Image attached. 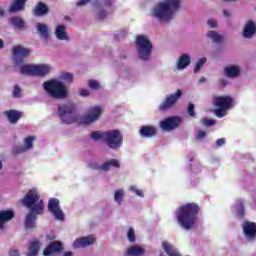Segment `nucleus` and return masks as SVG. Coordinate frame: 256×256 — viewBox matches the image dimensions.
Returning <instances> with one entry per match:
<instances>
[{"instance_id": "1", "label": "nucleus", "mask_w": 256, "mask_h": 256, "mask_svg": "<svg viewBox=\"0 0 256 256\" xmlns=\"http://www.w3.org/2000/svg\"><path fill=\"white\" fill-rule=\"evenodd\" d=\"M182 0H160L150 10V17L159 23H171L176 11H180Z\"/></svg>"}, {"instance_id": "2", "label": "nucleus", "mask_w": 256, "mask_h": 256, "mask_svg": "<svg viewBox=\"0 0 256 256\" xmlns=\"http://www.w3.org/2000/svg\"><path fill=\"white\" fill-rule=\"evenodd\" d=\"M199 205L196 203H187L181 206L177 211V223L185 231H191L199 223Z\"/></svg>"}, {"instance_id": "3", "label": "nucleus", "mask_w": 256, "mask_h": 256, "mask_svg": "<svg viewBox=\"0 0 256 256\" xmlns=\"http://www.w3.org/2000/svg\"><path fill=\"white\" fill-rule=\"evenodd\" d=\"M22 205L29 209V211H35L36 213H45V203L41 199L39 189L31 188L24 195L22 199Z\"/></svg>"}, {"instance_id": "4", "label": "nucleus", "mask_w": 256, "mask_h": 256, "mask_svg": "<svg viewBox=\"0 0 256 256\" xmlns=\"http://www.w3.org/2000/svg\"><path fill=\"white\" fill-rule=\"evenodd\" d=\"M90 3L93 7V13L96 19H105L111 11V5H113V0H80L76 3L77 7H85Z\"/></svg>"}, {"instance_id": "5", "label": "nucleus", "mask_w": 256, "mask_h": 256, "mask_svg": "<svg viewBox=\"0 0 256 256\" xmlns=\"http://www.w3.org/2000/svg\"><path fill=\"white\" fill-rule=\"evenodd\" d=\"M212 103L216 108L214 110V115L219 119H223V117H226L227 111L235 107V98L229 95L214 96Z\"/></svg>"}, {"instance_id": "6", "label": "nucleus", "mask_w": 256, "mask_h": 256, "mask_svg": "<svg viewBox=\"0 0 256 256\" xmlns=\"http://www.w3.org/2000/svg\"><path fill=\"white\" fill-rule=\"evenodd\" d=\"M44 90L54 99H65L68 95L67 86L59 80H49L43 84Z\"/></svg>"}, {"instance_id": "7", "label": "nucleus", "mask_w": 256, "mask_h": 256, "mask_svg": "<svg viewBox=\"0 0 256 256\" xmlns=\"http://www.w3.org/2000/svg\"><path fill=\"white\" fill-rule=\"evenodd\" d=\"M136 51L138 59L141 61H149L153 51V45L149 41V37L145 35H138L136 37Z\"/></svg>"}, {"instance_id": "8", "label": "nucleus", "mask_w": 256, "mask_h": 256, "mask_svg": "<svg viewBox=\"0 0 256 256\" xmlns=\"http://www.w3.org/2000/svg\"><path fill=\"white\" fill-rule=\"evenodd\" d=\"M53 71V66L49 64H24L20 68L22 75H35L45 77Z\"/></svg>"}, {"instance_id": "9", "label": "nucleus", "mask_w": 256, "mask_h": 256, "mask_svg": "<svg viewBox=\"0 0 256 256\" xmlns=\"http://www.w3.org/2000/svg\"><path fill=\"white\" fill-rule=\"evenodd\" d=\"M77 107L72 102H66L58 107L60 121L66 125H71L77 121Z\"/></svg>"}, {"instance_id": "10", "label": "nucleus", "mask_w": 256, "mask_h": 256, "mask_svg": "<svg viewBox=\"0 0 256 256\" xmlns=\"http://www.w3.org/2000/svg\"><path fill=\"white\" fill-rule=\"evenodd\" d=\"M105 143L110 149H121L123 147V133L119 130L106 131Z\"/></svg>"}, {"instance_id": "11", "label": "nucleus", "mask_w": 256, "mask_h": 256, "mask_svg": "<svg viewBox=\"0 0 256 256\" xmlns=\"http://www.w3.org/2000/svg\"><path fill=\"white\" fill-rule=\"evenodd\" d=\"M242 236L246 243L256 242V223L253 221L245 220L242 223Z\"/></svg>"}, {"instance_id": "12", "label": "nucleus", "mask_w": 256, "mask_h": 256, "mask_svg": "<svg viewBox=\"0 0 256 256\" xmlns=\"http://www.w3.org/2000/svg\"><path fill=\"white\" fill-rule=\"evenodd\" d=\"M101 115H103V107L93 106L89 108L87 114L82 117L81 124L91 125L95 123V121H99V119H101Z\"/></svg>"}, {"instance_id": "13", "label": "nucleus", "mask_w": 256, "mask_h": 256, "mask_svg": "<svg viewBox=\"0 0 256 256\" xmlns=\"http://www.w3.org/2000/svg\"><path fill=\"white\" fill-rule=\"evenodd\" d=\"M182 122L183 120L181 119V117L172 116L160 121L159 126H160V129H162V131L171 133V131H175V129H177V127H179V125H181Z\"/></svg>"}, {"instance_id": "14", "label": "nucleus", "mask_w": 256, "mask_h": 256, "mask_svg": "<svg viewBox=\"0 0 256 256\" xmlns=\"http://www.w3.org/2000/svg\"><path fill=\"white\" fill-rule=\"evenodd\" d=\"M111 167L119 169V167H121V163H119V160L117 159H110L105 161L104 163L92 162L90 164V169H95L96 171H111Z\"/></svg>"}, {"instance_id": "15", "label": "nucleus", "mask_w": 256, "mask_h": 256, "mask_svg": "<svg viewBox=\"0 0 256 256\" xmlns=\"http://www.w3.org/2000/svg\"><path fill=\"white\" fill-rule=\"evenodd\" d=\"M48 211L52 213L56 221H65V213H63V210H61V207L59 206V199L52 198L49 200Z\"/></svg>"}, {"instance_id": "16", "label": "nucleus", "mask_w": 256, "mask_h": 256, "mask_svg": "<svg viewBox=\"0 0 256 256\" xmlns=\"http://www.w3.org/2000/svg\"><path fill=\"white\" fill-rule=\"evenodd\" d=\"M181 95H183V92H181V90H177L175 93L167 96L164 102L159 105V111H167L172 107H175L177 101L181 99Z\"/></svg>"}, {"instance_id": "17", "label": "nucleus", "mask_w": 256, "mask_h": 256, "mask_svg": "<svg viewBox=\"0 0 256 256\" xmlns=\"http://www.w3.org/2000/svg\"><path fill=\"white\" fill-rule=\"evenodd\" d=\"M31 55V50L23 46H15L13 48V61L15 65H21L26 57Z\"/></svg>"}, {"instance_id": "18", "label": "nucleus", "mask_w": 256, "mask_h": 256, "mask_svg": "<svg viewBox=\"0 0 256 256\" xmlns=\"http://www.w3.org/2000/svg\"><path fill=\"white\" fill-rule=\"evenodd\" d=\"M96 241L97 239L94 235L83 236L76 238L72 246L74 249H85V247L93 245Z\"/></svg>"}, {"instance_id": "19", "label": "nucleus", "mask_w": 256, "mask_h": 256, "mask_svg": "<svg viewBox=\"0 0 256 256\" xmlns=\"http://www.w3.org/2000/svg\"><path fill=\"white\" fill-rule=\"evenodd\" d=\"M43 215V212H35V210H29L25 217V227L27 229H35L37 227V216Z\"/></svg>"}, {"instance_id": "20", "label": "nucleus", "mask_w": 256, "mask_h": 256, "mask_svg": "<svg viewBox=\"0 0 256 256\" xmlns=\"http://www.w3.org/2000/svg\"><path fill=\"white\" fill-rule=\"evenodd\" d=\"M61 251H63V244H61V242L59 241H54L44 249L43 255L55 256L57 255V253H61Z\"/></svg>"}, {"instance_id": "21", "label": "nucleus", "mask_w": 256, "mask_h": 256, "mask_svg": "<svg viewBox=\"0 0 256 256\" xmlns=\"http://www.w3.org/2000/svg\"><path fill=\"white\" fill-rule=\"evenodd\" d=\"M256 33V22L253 20H247L243 27L242 37L244 39H251Z\"/></svg>"}, {"instance_id": "22", "label": "nucleus", "mask_w": 256, "mask_h": 256, "mask_svg": "<svg viewBox=\"0 0 256 256\" xmlns=\"http://www.w3.org/2000/svg\"><path fill=\"white\" fill-rule=\"evenodd\" d=\"M224 75L228 77V79H237L239 75H241V67L239 65H227L224 68Z\"/></svg>"}, {"instance_id": "23", "label": "nucleus", "mask_w": 256, "mask_h": 256, "mask_svg": "<svg viewBox=\"0 0 256 256\" xmlns=\"http://www.w3.org/2000/svg\"><path fill=\"white\" fill-rule=\"evenodd\" d=\"M54 35L58 41H69V33H67V26L58 24L55 27Z\"/></svg>"}, {"instance_id": "24", "label": "nucleus", "mask_w": 256, "mask_h": 256, "mask_svg": "<svg viewBox=\"0 0 256 256\" xmlns=\"http://www.w3.org/2000/svg\"><path fill=\"white\" fill-rule=\"evenodd\" d=\"M191 65V56L189 54H182L177 60H176V69L177 71H183L184 69H187Z\"/></svg>"}, {"instance_id": "25", "label": "nucleus", "mask_w": 256, "mask_h": 256, "mask_svg": "<svg viewBox=\"0 0 256 256\" xmlns=\"http://www.w3.org/2000/svg\"><path fill=\"white\" fill-rule=\"evenodd\" d=\"M35 142V136H27L24 138L23 146H16V153H23L25 151H29V149H33V143Z\"/></svg>"}, {"instance_id": "26", "label": "nucleus", "mask_w": 256, "mask_h": 256, "mask_svg": "<svg viewBox=\"0 0 256 256\" xmlns=\"http://www.w3.org/2000/svg\"><path fill=\"white\" fill-rule=\"evenodd\" d=\"M4 115L7 116L10 123H17L23 117V112L18 110H7L4 112Z\"/></svg>"}, {"instance_id": "27", "label": "nucleus", "mask_w": 256, "mask_h": 256, "mask_svg": "<svg viewBox=\"0 0 256 256\" xmlns=\"http://www.w3.org/2000/svg\"><path fill=\"white\" fill-rule=\"evenodd\" d=\"M36 29L41 39H44L45 41L49 39V26H47V24L38 22L36 24Z\"/></svg>"}, {"instance_id": "28", "label": "nucleus", "mask_w": 256, "mask_h": 256, "mask_svg": "<svg viewBox=\"0 0 256 256\" xmlns=\"http://www.w3.org/2000/svg\"><path fill=\"white\" fill-rule=\"evenodd\" d=\"M162 249H164L166 255L168 256H181V253H179V250L175 248L171 243L164 241L162 242Z\"/></svg>"}, {"instance_id": "29", "label": "nucleus", "mask_w": 256, "mask_h": 256, "mask_svg": "<svg viewBox=\"0 0 256 256\" xmlns=\"http://www.w3.org/2000/svg\"><path fill=\"white\" fill-rule=\"evenodd\" d=\"M33 13L36 17H43V15H47V13H49V7L43 2H38Z\"/></svg>"}, {"instance_id": "30", "label": "nucleus", "mask_w": 256, "mask_h": 256, "mask_svg": "<svg viewBox=\"0 0 256 256\" xmlns=\"http://www.w3.org/2000/svg\"><path fill=\"white\" fill-rule=\"evenodd\" d=\"M14 217L13 211L11 210H1L0 211V229H3V225L8 221H11Z\"/></svg>"}, {"instance_id": "31", "label": "nucleus", "mask_w": 256, "mask_h": 256, "mask_svg": "<svg viewBox=\"0 0 256 256\" xmlns=\"http://www.w3.org/2000/svg\"><path fill=\"white\" fill-rule=\"evenodd\" d=\"M25 3H27V0H14L9 8L10 13H19V11H23V9H25Z\"/></svg>"}, {"instance_id": "32", "label": "nucleus", "mask_w": 256, "mask_h": 256, "mask_svg": "<svg viewBox=\"0 0 256 256\" xmlns=\"http://www.w3.org/2000/svg\"><path fill=\"white\" fill-rule=\"evenodd\" d=\"M143 253H145V248L141 247V246H131L129 248L126 249L125 255L127 256H141L143 255Z\"/></svg>"}, {"instance_id": "33", "label": "nucleus", "mask_w": 256, "mask_h": 256, "mask_svg": "<svg viewBox=\"0 0 256 256\" xmlns=\"http://www.w3.org/2000/svg\"><path fill=\"white\" fill-rule=\"evenodd\" d=\"M114 201L116 205H123V202L125 201V188H118L114 191Z\"/></svg>"}, {"instance_id": "34", "label": "nucleus", "mask_w": 256, "mask_h": 256, "mask_svg": "<svg viewBox=\"0 0 256 256\" xmlns=\"http://www.w3.org/2000/svg\"><path fill=\"white\" fill-rule=\"evenodd\" d=\"M206 39L212 41V43L219 44L223 41V36L219 34L217 31L210 30L205 35Z\"/></svg>"}, {"instance_id": "35", "label": "nucleus", "mask_w": 256, "mask_h": 256, "mask_svg": "<svg viewBox=\"0 0 256 256\" xmlns=\"http://www.w3.org/2000/svg\"><path fill=\"white\" fill-rule=\"evenodd\" d=\"M140 135L142 137H154L157 135V128L155 126H143L140 129Z\"/></svg>"}, {"instance_id": "36", "label": "nucleus", "mask_w": 256, "mask_h": 256, "mask_svg": "<svg viewBox=\"0 0 256 256\" xmlns=\"http://www.w3.org/2000/svg\"><path fill=\"white\" fill-rule=\"evenodd\" d=\"M39 249H41V243L39 242V240L32 241L28 248V255L37 256V254L39 253Z\"/></svg>"}, {"instance_id": "37", "label": "nucleus", "mask_w": 256, "mask_h": 256, "mask_svg": "<svg viewBox=\"0 0 256 256\" xmlns=\"http://www.w3.org/2000/svg\"><path fill=\"white\" fill-rule=\"evenodd\" d=\"M128 191L130 193H132L133 195H136V197H140L141 199H143V197H145V192L143 191V189L139 188V186L132 184L128 187Z\"/></svg>"}, {"instance_id": "38", "label": "nucleus", "mask_w": 256, "mask_h": 256, "mask_svg": "<svg viewBox=\"0 0 256 256\" xmlns=\"http://www.w3.org/2000/svg\"><path fill=\"white\" fill-rule=\"evenodd\" d=\"M90 137L93 139V141H106L107 131H94L90 134Z\"/></svg>"}, {"instance_id": "39", "label": "nucleus", "mask_w": 256, "mask_h": 256, "mask_svg": "<svg viewBox=\"0 0 256 256\" xmlns=\"http://www.w3.org/2000/svg\"><path fill=\"white\" fill-rule=\"evenodd\" d=\"M9 23L10 25H12V27H15L16 29H23V27H25V22L19 17L11 18L9 20Z\"/></svg>"}, {"instance_id": "40", "label": "nucleus", "mask_w": 256, "mask_h": 256, "mask_svg": "<svg viewBox=\"0 0 256 256\" xmlns=\"http://www.w3.org/2000/svg\"><path fill=\"white\" fill-rule=\"evenodd\" d=\"M236 215L243 217L245 215V207H243V200H238L236 203Z\"/></svg>"}, {"instance_id": "41", "label": "nucleus", "mask_w": 256, "mask_h": 256, "mask_svg": "<svg viewBox=\"0 0 256 256\" xmlns=\"http://www.w3.org/2000/svg\"><path fill=\"white\" fill-rule=\"evenodd\" d=\"M207 63V58L203 57L198 60V62L195 65L194 73H199L201 71V68Z\"/></svg>"}, {"instance_id": "42", "label": "nucleus", "mask_w": 256, "mask_h": 256, "mask_svg": "<svg viewBox=\"0 0 256 256\" xmlns=\"http://www.w3.org/2000/svg\"><path fill=\"white\" fill-rule=\"evenodd\" d=\"M59 79H61V81H65L66 83H71L73 81V74L63 72L60 74Z\"/></svg>"}, {"instance_id": "43", "label": "nucleus", "mask_w": 256, "mask_h": 256, "mask_svg": "<svg viewBox=\"0 0 256 256\" xmlns=\"http://www.w3.org/2000/svg\"><path fill=\"white\" fill-rule=\"evenodd\" d=\"M127 239L130 243H135L137 237L135 236V229L133 227L128 228Z\"/></svg>"}, {"instance_id": "44", "label": "nucleus", "mask_w": 256, "mask_h": 256, "mask_svg": "<svg viewBox=\"0 0 256 256\" xmlns=\"http://www.w3.org/2000/svg\"><path fill=\"white\" fill-rule=\"evenodd\" d=\"M207 25L210 27V29H217V27L219 26V23L215 18H209L207 20Z\"/></svg>"}, {"instance_id": "45", "label": "nucleus", "mask_w": 256, "mask_h": 256, "mask_svg": "<svg viewBox=\"0 0 256 256\" xmlns=\"http://www.w3.org/2000/svg\"><path fill=\"white\" fill-rule=\"evenodd\" d=\"M205 137H207V133L203 130H198L195 134V139L197 141H203V139H205Z\"/></svg>"}, {"instance_id": "46", "label": "nucleus", "mask_w": 256, "mask_h": 256, "mask_svg": "<svg viewBox=\"0 0 256 256\" xmlns=\"http://www.w3.org/2000/svg\"><path fill=\"white\" fill-rule=\"evenodd\" d=\"M12 95H13V97H15V98L22 97L23 91L19 88V86H14Z\"/></svg>"}, {"instance_id": "47", "label": "nucleus", "mask_w": 256, "mask_h": 256, "mask_svg": "<svg viewBox=\"0 0 256 256\" xmlns=\"http://www.w3.org/2000/svg\"><path fill=\"white\" fill-rule=\"evenodd\" d=\"M187 111H188V115L190 117H195V115H196V113H195V105L193 103H189L188 104Z\"/></svg>"}, {"instance_id": "48", "label": "nucleus", "mask_w": 256, "mask_h": 256, "mask_svg": "<svg viewBox=\"0 0 256 256\" xmlns=\"http://www.w3.org/2000/svg\"><path fill=\"white\" fill-rule=\"evenodd\" d=\"M202 124H204L205 127H213V125H215V120L209 119V118H204V119H202Z\"/></svg>"}, {"instance_id": "49", "label": "nucleus", "mask_w": 256, "mask_h": 256, "mask_svg": "<svg viewBox=\"0 0 256 256\" xmlns=\"http://www.w3.org/2000/svg\"><path fill=\"white\" fill-rule=\"evenodd\" d=\"M88 85H89L90 89H94V90H97V89H99V87H101L99 82H97L96 80L88 81Z\"/></svg>"}, {"instance_id": "50", "label": "nucleus", "mask_w": 256, "mask_h": 256, "mask_svg": "<svg viewBox=\"0 0 256 256\" xmlns=\"http://www.w3.org/2000/svg\"><path fill=\"white\" fill-rule=\"evenodd\" d=\"M79 95L80 97H89L90 93H89V90L87 89H81L79 90Z\"/></svg>"}, {"instance_id": "51", "label": "nucleus", "mask_w": 256, "mask_h": 256, "mask_svg": "<svg viewBox=\"0 0 256 256\" xmlns=\"http://www.w3.org/2000/svg\"><path fill=\"white\" fill-rule=\"evenodd\" d=\"M225 145V138H220L216 141V147H223Z\"/></svg>"}, {"instance_id": "52", "label": "nucleus", "mask_w": 256, "mask_h": 256, "mask_svg": "<svg viewBox=\"0 0 256 256\" xmlns=\"http://www.w3.org/2000/svg\"><path fill=\"white\" fill-rule=\"evenodd\" d=\"M9 256H21V253H19V250L12 249L9 252Z\"/></svg>"}, {"instance_id": "53", "label": "nucleus", "mask_w": 256, "mask_h": 256, "mask_svg": "<svg viewBox=\"0 0 256 256\" xmlns=\"http://www.w3.org/2000/svg\"><path fill=\"white\" fill-rule=\"evenodd\" d=\"M223 16H224V17H231V11H229V10H223Z\"/></svg>"}, {"instance_id": "54", "label": "nucleus", "mask_w": 256, "mask_h": 256, "mask_svg": "<svg viewBox=\"0 0 256 256\" xmlns=\"http://www.w3.org/2000/svg\"><path fill=\"white\" fill-rule=\"evenodd\" d=\"M62 256H73V252H64Z\"/></svg>"}, {"instance_id": "55", "label": "nucleus", "mask_w": 256, "mask_h": 256, "mask_svg": "<svg viewBox=\"0 0 256 256\" xmlns=\"http://www.w3.org/2000/svg\"><path fill=\"white\" fill-rule=\"evenodd\" d=\"M119 34L118 35H127V31H125V30H121L120 32H118Z\"/></svg>"}, {"instance_id": "56", "label": "nucleus", "mask_w": 256, "mask_h": 256, "mask_svg": "<svg viewBox=\"0 0 256 256\" xmlns=\"http://www.w3.org/2000/svg\"><path fill=\"white\" fill-rule=\"evenodd\" d=\"M3 47H5V43L2 39H0V49H3Z\"/></svg>"}, {"instance_id": "57", "label": "nucleus", "mask_w": 256, "mask_h": 256, "mask_svg": "<svg viewBox=\"0 0 256 256\" xmlns=\"http://www.w3.org/2000/svg\"><path fill=\"white\" fill-rule=\"evenodd\" d=\"M3 15H5V10H3V8H0V17H3Z\"/></svg>"}, {"instance_id": "58", "label": "nucleus", "mask_w": 256, "mask_h": 256, "mask_svg": "<svg viewBox=\"0 0 256 256\" xmlns=\"http://www.w3.org/2000/svg\"><path fill=\"white\" fill-rule=\"evenodd\" d=\"M47 239H49L51 241V240L55 239V235L47 236Z\"/></svg>"}, {"instance_id": "59", "label": "nucleus", "mask_w": 256, "mask_h": 256, "mask_svg": "<svg viewBox=\"0 0 256 256\" xmlns=\"http://www.w3.org/2000/svg\"><path fill=\"white\" fill-rule=\"evenodd\" d=\"M224 3H233L235 0H222Z\"/></svg>"}, {"instance_id": "60", "label": "nucleus", "mask_w": 256, "mask_h": 256, "mask_svg": "<svg viewBox=\"0 0 256 256\" xmlns=\"http://www.w3.org/2000/svg\"><path fill=\"white\" fill-rule=\"evenodd\" d=\"M205 81H206L205 77H202V78L200 79V83H205Z\"/></svg>"}, {"instance_id": "61", "label": "nucleus", "mask_w": 256, "mask_h": 256, "mask_svg": "<svg viewBox=\"0 0 256 256\" xmlns=\"http://www.w3.org/2000/svg\"><path fill=\"white\" fill-rule=\"evenodd\" d=\"M3 169V163L0 161V171Z\"/></svg>"}, {"instance_id": "62", "label": "nucleus", "mask_w": 256, "mask_h": 256, "mask_svg": "<svg viewBox=\"0 0 256 256\" xmlns=\"http://www.w3.org/2000/svg\"><path fill=\"white\" fill-rule=\"evenodd\" d=\"M195 173L199 175V173H201V170H196Z\"/></svg>"}]
</instances>
